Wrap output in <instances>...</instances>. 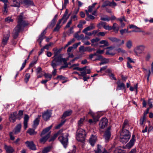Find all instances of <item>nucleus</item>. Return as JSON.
I'll return each mask as SVG.
<instances>
[{
  "label": "nucleus",
  "mask_w": 153,
  "mask_h": 153,
  "mask_svg": "<svg viewBox=\"0 0 153 153\" xmlns=\"http://www.w3.org/2000/svg\"><path fill=\"white\" fill-rule=\"evenodd\" d=\"M68 134H67L65 137H64L63 136H61L59 137L58 138L59 140L65 148H66L67 147L68 144Z\"/></svg>",
  "instance_id": "obj_6"
},
{
  "label": "nucleus",
  "mask_w": 153,
  "mask_h": 153,
  "mask_svg": "<svg viewBox=\"0 0 153 153\" xmlns=\"http://www.w3.org/2000/svg\"><path fill=\"white\" fill-rule=\"evenodd\" d=\"M114 153H123V150L120 147L116 148L114 151Z\"/></svg>",
  "instance_id": "obj_53"
},
{
  "label": "nucleus",
  "mask_w": 153,
  "mask_h": 153,
  "mask_svg": "<svg viewBox=\"0 0 153 153\" xmlns=\"http://www.w3.org/2000/svg\"><path fill=\"white\" fill-rule=\"evenodd\" d=\"M44 76L47 80H48V81L50 80L52 77V75L48 73H45Z\"/></svg>",
  "instance_id": "obj_47"
},
{
  "label": "nucleus",
  "mask_w": 153,
  "mask_h": 153,
  "mask_svg": "<svg viewBox=\"0 0 153 153\" xmlns=\"http://www.w3.org/2000/svg\"><path fill=\"white\" fill-rule=\"evenodd\" d=\"M13 19L11 18V17L8 16L6 17L4 20L5 22L7 23H10V22H13Z\"/></svg>",
  "instance_id": "obj_39"
},
{
  "label": "nucleus",
  "mask_w": 153,
  "mask_h": 153,
  "mask_svg": "<svg viewBox=\"0 0 153 153\" xmlns=\"http://www.w3.org/2000/svg\"><path fill=\"white\" fill-rule=\"evenodd\" d=\"M117 51L118 53H124L126 52L125 51V50L120 48H119L117 49Z\"/></svg>",
  "instance_id": "obj_58"
},
{
  "label": "nucleus",
  "mask_w": 153,
  "mask_h": 153,
  "mask_svg": "<svg viewBox=\"0 0 153 153\" xmlns=\"http://www.w3.org/2000/svg\"><path fill=\"white\" fill-rule=\"evenodd\" d=\"M112 27L115 33H117L118 32L119 30V27L117 24L114 23Z\"/></svg>",
  "instance_id": "obj_29"
},
{
  "label": "nucleus",
  "mask_w": 153,
  "mask_h": 153,
  "mask_svg": "<svg viewBox=\"0 0 153 153\" xmlns=\"http://www.w3.org/2000/svg\"><path fill=\"white\" fill-rule=\"evenodd\" d=\"M62 132V131L60 130L57 133L55 134L53 137H51L49 140V141L50 142L53 141L56 139L58 135H59Z\"/></svg>",
  "instance_id": "obj_25"
},
{
  "label": "nucleus",
  "mask_w": 153,
  "mask_h": 153,
  "mask_svg": "<svg viewBox=\"0 0 153 153\" xmlns=\"http://www.w3.org/2000/svg\"><path fill=\"white\" fill-rule=\"evenodd\" d=\"M129 125L128 121L127 120H125L123 123V126L122 127V131H125V130L124 128H126V127L128 126Z\"/></svg>",
  "instance_id": "obj_32"
},
{
  "label": "nucleus",
  "mask_w": 153,
  "mask_h": 153,
  "mask_svg": "<svg viewBox=\"0 0 153 153\" xmlns=\"http://www.w3.org/2000/svg\"><path fill=\"white\" fill-rule=\"evenodd\" d=\"M23 13H21L19 16L17 21V25L14 29L12 36L14 39H16L18 36L19 33L23 30L24 27L28 26L29 24L28 22L25 21L23 16Z\"/></svg>",
  "instance_id": "obj_1"
},
{
  "label": "nucleus",
  "mask_w": 153,
  "mask_h": 153,
  "mask_svg": "<svg viewBox=\"0 0 153 153\" xmlns=\"http://www.w3.org/2000/svg\"><path fill=\"white\" fill-rule=\"evenodd\" d=\"M52 112L50 110H47L42 113V117L44 120L47 121L51 116Z\"/></svg>",
  "instance_id": "obj_9"
},
{
  "label": "nucleus",
  "mask_w": 153,
  "mask_h": 153,
  "mask_svg": "<svg viewBox=\"0 0 153 153\" xmlns=\"http://www.w3.org/2000/svg\"><path fill=\"white\" fill-rule=\"evenodd\" d=\"M25 116L24 118V127L25 129H26L27 127V123L29 120V117L26 114L24 115Z\"/></svg>",
  "instance_id": "obj_17"
},
{
  "label": "nucleus",
  "mask_w": 153,
  "mask_h": 153,
  "mask_svg": "<svg viewBox=\"0 0 153 153\" xmlns=\"http://www.w3.org/2000/svg\"><path fill=\"white\" fill-rule=\"evenodd\" d=\"M46 30H44L42 33H41L40 35L39 36V39L42 41L43 39V36L46 33Z\"/></svg>",
  "instance_id": "obj_51"
},
{
  "label": "nucleus",
  "mask_w": 153,
  "mask_h": 153,
  "mask_svg": "<svg viewBox=\"0 0 153 153\" xmlns=\"http://www.w3.org/2000/svg\"><path fill=\"white\" fill-rule=\"evenodd\" d=\"M53 44V43L52 42H50L49 44H47L44 47V48H45V49H46L47 50H48L49 49V48Z\"/></svg>",
  "instance_id": "obj_55"
},
{
  "label": "nucleus",
  "mask_w": 153,
  "mask_h": 153,
  "mask_svg": "<svg viewBox=\"0 0 153 153\" xmlns=\"http://www.w3.org/2000/svg\"><path fill=\"white\" fill-rule=\"evenodd\" d=\"M117 86L116 88V90H123L124 89L125 87V84L123 83L120 82L119 81L117 82Z\"/></svg>",
  "instance_id": "obj_16"
},
{
  "label": "nucleus",
  "mask_w": 153,
  "mask_h": 153,
  "mask_svg": "<svg viewBox=\"0 0 153 153\" xmlns=\"http://www.w3.org/2000/svg\"><path fill=\"white\" fill-rule=\"evenodd\" d=\"M102 149V148L100 145H98L97 150L94 151L95 153H100Z\"/></svg>",
  "instance_id": "obj_42"
},
{
  "label": "nucleus",
  "mask_w": 153,
  "mask_h": 153,
  "mask_svg": "<svg viewBox=\"0 0 153 153\" xmlns=\"http://www.w3.org/2000/svg\"><path fill=\"white\" fill-rule=\"evenodd\" d=\"M85 120L84 118H82L80 119L79 120L78 122V128H80V127L83 124V123L84 122Z\"/></svg>",
  "instance_id": "obj_34"
},
{
  "label": "nucleus",
  "mask_w": 153,
  "mask_h": 153,
  "mask_svg": "<svg viewBox=\"0 0 153 153\" xmlns=\"http://www.w3.org/2000/svg\"><path fill=\"white\" fill-rule=\"evenodd\" d=\"M100 43L104 44V45L102 46L103 47L108 46L109 45L108 42L106 40H102L100 41Z\"/></svg>",
  "instance_id": "obj_37"
},
{
  "label": "nucleus",
  "mask_w": 153,
  "mask_h": 153,
  "mask_svg": "<svg viewBox=\"0 0 153 153\" xmlns=\"http://www.w3.org/2000/svg\"><path fill=\"white\" fill-rule=\"evenodd\" d=\"M72 113V111L71 110H69L65 112L63 114L62 117H65L67 116L70 115Z\"/></svg>",
  "instance_id": "obj_30"
},
{
  "label": "nucleus",
  "mask_w": 153,
  "mask_h": 153,
  "mask_svg": "<svg viewBox=\"0 0 153 153\" xmlns=\"http://www.w3.org/2000/svg\"><path fill=\"white\" fill-rule=\"evenodd\" d=\"M153 74V62L151 64V70H149L148 74L147 75V79L148 81L149 80V78L150 76L152 74Z\"/></svg>",
  "instance_id": "obj_33"
},
{
  "label": "nucleus",
  "mask_w": 153,
  "mask_h": 153,
  "mask_svg": "<svg viewBox=\"0 0 153 153\" xmlns=\"http://www.w3.org/2000/svg\"><path fill=\"white\" fill-rule=\"evenodd\" d=\"M86 47H85L83 46H80L79 48V52L81 53L87 51Z\"/></svg>",
  "instance_id": "obj_36"
},
{
  "label": "nucleus",
  "mask_w": 153,
  "mask_h": 153,
  "mask_svg": "<svg viewBox=\"0 0 153 153\" xmlns=\"http://www.w3.org/2000/svg\"><path fill=\"white\" fill-rule=\"evenodd\" d=\"M41 116V115H38L37 117L34 121L33 127H36L39 125Z\"/></svg>",
  "instance_id": "obj_23"
},
{
  "label": "nucleus",
  "mask_w": 153,
  "mask_h": 153,
  "mask_svg": "<svg viewBox=\"0 0 153 153\" xmlns=\"http://www.w3.org/2000/svg\"><path fill=\"white\" fill-rule=\"evenodd\" d=\"M95 28V26L94 24L91 23L90 24V26L85 28L82 31V33H85L87 32L88 31H89L91 30L94 29Z\"/></svg>",
  "instance_id": "obj_21"
},
{
  "label": "nucleus",
  "mask_w": 153,
  "mask_h": 153,
  "mask_svg": "<svg viewBox=\"0 0 153 153\" xmlns=\"http://www.w3.org/2000/svg\"><path fill=\"white\" fill-rule=\"evenodd\" d=\"M132 45V42L131 40H128L126 43V46L128 49L131 48Z\"/></svg>",
  "instance_id": "obj_43"
},
{
  "label": "nucleus",
  "mask_w": 153,
  "mask_h": 153,
  "mask_svg": "<svg viewBox=\"0 0 153 153\" xmlns=\"http://www.w3.org/2000/svg\"><path fill=\"white\" fill-rule=\"evenodd\" d=\"M108 120L105 117L102 118L99 123V126L100 128L103 129L106 127L108 125Z\"/></svg>",
  "instance_id": "obj_7"
},
{
  "label": "nucleus",
  "mask_w": 153,
  "mask_h": 153,
  "mask_svg": "<svg viewBox=\"0 0 153 153\" xmlns=\"http://www.w3.org/2000/svg\"><path fill=\"white\" fill-rule=\"evenodd\" d=\"M87 51L90 52L92 51H95V49L94 48H91L90 47L88 46L86 47Z\"/></svg>",
  "instance_id": "obj_54"
},
{
  "label": "nucleus",
  "mask_w": 153,
  "mask_h": 153,
  "mask_svg": "<svg viewBox=\"0 0 153 153\" xmlns=\"http://www.w3.org/2000/svg\"><path fill=\"white\" fill-rule=\"evenodd\" d=\"M69 15H68V10L66 9L61 19H60L59 21H60L61 23L62 21L63 22L62 23V25H63L67 21L68 19L69 18Z\"/></svg>",
  "instance_id": "obj_10"
},
{
  "label": "nucleus",
  "mask_w": 153,
  "mask_h": 153,
  "mask_svg": "<svg viewBox=\"0 0 153 153\" xmlns=\"http://www.w3.org/2000/svg\"><path fill=\"white\" fill-rule=\"evenodd\" d=\"M21 128V125L20 124H18L15 127L13 132L14 134H16L20 132Z\"/></svg>",
  "instance_id": "obj_19"
},
{
  "label": "nucleus",
  "mask_w": 153,
  "mask_h": 153,
  "mask_svg": "<svg viewBox=\"0 0 153 153\" xmlns=\"http://www.w3.org/2000/svg\"><path fill=\"white\" fill-rule=\"evenodd\" d=\"M73 47L72 46H70L68 48L67 50V52L68 55L70 54V52L73 51Z\"/></svg>",
  "instance_id": "obj_59"
},
{
  "label": "nucleus",
  "mask_w": 153,
  "mask_h": 153,
  "mask_svg": "<svg viewBox=\"0 0 153 153\" xmlns=\"http://www.w3.org/2000/svg\"><path fill=\"white\" fill-rule=\"evenodd\" d=\"M16 112L12 113L10 114L9 117V120L10 122L13 123L16 120Z\"/></svg>",
  "instance_id": "obj_14"
},
{
  "label": "nucleus",
  "mask_w": 153,
  "mask_h": 153,
  "mask_svg": "<svg viewBox=\"0 0 153 153\" xmlns=\"http://www.w3.org/2000/svg\"><path fill=\"white\" fill-rule=\"evenodd\" d=\"M110 1H105L103 3L102 5V7H105L107 6H109L110 5Z\"/></svg>",
  "instance_id": "obj_49"
},
{
  "label": "nucleus",
  "mask_w": 153,
  "mask_h": 153,
  "mask_svg": "<svg viewBox=\"0 0 153 153\" xmlns=\"http://www.w3.org/2000/svg\"><path fill=\"white\" fill-rule=\"evenodd\" d=\"M52 126L51 125L48 127L43 129L40 134L41 138L39 140L41 143L44 144L48 140L50 136L51 131H50Z\"/></svg>",
  "instance_id": "obj_2"
},
{
  "label": "nucleus",
  "mask_w": 153,
  "mask_h": 153,
  "mask_svg": "<svg viewBox=\"0 0 153 153\" xmlns=\"http://www.w3.org/2000/svg\"><path fill=\"white\" fill-rule=\"evenodd\" d=\"M23 111L22 110H19V113L18 114V118L19 119H20L22 117V116L23 114Z\"/></svg>",
  "instance_id": "obj_57"
},
{
  "label": "nucleus",
  "mask_w": 153,
  "mask_h": 153,
  "mask_svg": "<svg viewBox=\"0 0 153 153\" xmlns=\"http://www.w3.org/2000/svg\"><path fill=\"white\" fill-rule=\"evenodd\" d=\"M30 76V74L29 73H27L25 74V81L26 83H27L28 82Z\"/></svg>",
  "instance_id": "obj_48"
},
{
  "label": "nucleus",
  "mask_w": 153,
  "mask_h": 153,
  "mask_svg": "<svg viewBox=\"0 0 153 153\" xmlns=\"http://www.w3.org/2000/svg\"><path fill=\"white\" fill-rule=\"evenodd\" d=\"M101 20L104 21H109L110 20V18L107 16L105 17H101Z\"/></svg>",
  "instance_id": "obj_56"
},
{
  "label": "nucleus",
  "mask_w": 153,
  "mask_h": 153,
  "mask_svg": "<svg viewBox=\"0 0 153 153\" xmlns=\"http://www.w3.org/2000/svg\"><path fill=\"white\" fill-rule=\"evenodd\" d=\"M61 23L60 21H59L57 24L56 27L53 30V31H59L60 28L63 25L62 24L61 25Z\"/></svg>",
  "instance_id": "obj_26"
},
{
  "label": "nucleus",
  "mask_w": 153,
  "mask_h": 153,
  "mask_svg": "<svg viewBox=\"0 0 153 153\" xmlns=\"http://www.w3.org/2000/svg\"><path fill=\"white\" fill-rule=\"evenodd\" d=\"M30 56V55H29V56H28V57H27V59H25L23 63H22V66L21 67V68L20 69V71H21L23 69V68L25 67V66L26 65V61H27V60H28L29 59Z\"/></svg>",
  "instance_id": "obj_44"
},
{
  "label": "nucleus",
  "mask_w": 153,
  "mask_h": 153,
  "mask_svg": "<svg viewBox=\"0 0 153 153\" xmlns=\"http://www.w3.org/2000/svg\"><path fill=\"white\" fill-rule=\"evenodd\" d=\"M114 48V47L112 46L109 47L107 48L106 49L108 50L106 51V54L111 56H114L115 55V53L114 52H112L111 51V50H112Z\"/></svg>",
  "instance_id": "obj_18"
},
{
  "label": "nucleus",
  "mask_w": 153,
  "mask_h": 153,
  "mask_svg": "<svg viewBox=\"0 0 153 153\" xmlns=\"http://www.w3.org/2000/svg\"><path fill=\"white\" fill-rule=\"evenodd\" d=\"M97 137L96 136L92 135L89 139V143L91 145L93 146L96 141Z\"/></svg>",
  "instance_id": "obj_20"
},
{
  "label": "nucleus",
  "mask_w": 153,
  "mask_h": 153,
  "mask_svg": "<svg viewBox=\"0 0 153 153\" xmlns=\"http://www.w3.org/2000/svg\"><path fill=\"white\" fill-rule=\"evenodd\" d=\"M146 47L143 45L137 46L134 49V52L137 55H138L142 53Z\"/></svg>",
  "instance_id": "obj_8"
},
{
  "label": "nucleus",
  "mask_w": 153,
  "mask_h": 153,
  "mask_svg": "<svg viewBox=\"0 0 153 153\" xmlns=\"http://www.w3.org/2000/svg\"><path fill=\"white\" fill-rule=\"evenodd\" d=\"M135 140H131L127 144L126 146L128 148H131L134 145Z\"/></svg>",
  "instance_id": "obj_31"
},
{
  "label": "nucleus",
  "mask_w": 153,
  "mask_h": 153,
  "mask_svg": "<svg viewBox=\"0 0 153 153\" xmlns=\"http://www.w3.org/2000/svg\"><path fill=\"white\" fill-rule=\"evenodd\" d=\"M86 133L85 131L81 128H78L76 137L77 141L83 143L85 140Z\"/></svg>",
  "instance_id": "obj_3"
},
{
  "label": "nucleus",
  "mask_w": 153,
  "mask_h": 153,
  "mask_svg": "<svg viewBox=\"0 0 153 153\" xmlns=\"http://www.w3.org/2000/svg\"><path fill=\"white\" fill-rule=\"evenodd\" d=\"M85 11L86 12V15L88 17H89L91 19H95V17L94 16L91 15H89V13L87 10H86Z\"/></svg>",
  "instance_id": "obj_52"
},
{
  "label": "nucleus",
  "mask_w": 153,
  "mask_h": 153,
  "mask_svg": "<svg viewBox=\"0 0 153 153\" xmlns=\"http://www.w3.org/2000/svg\"><path fill=\"white\" fill-rule=\"evenodd\" d=\"M97 4V3H93L91 6H89L88 7V12L91 13L92 12L93 9L95 5Z\"/></svg>",
  "instance_id": "obj_41"
},
{
  "label": "nucleus",
  "mask_w": 153,
  "mask_h": 153,
  "mask_svg": "<svg viewBox=\"0 0 153 153\" xmlns=\"http://www.w3.org/2000/svg\"><path fill=\"white\" fill-rule=\"evenodd\" d=\"M151 57V55L150 54L148 53L145 57V59L146 61H149Z\"/></svg>",
  "instance_id": "obj_63"
},
{
  "label": "nucleus",
  "mask_w": 153,
  "mask_h": 153,
  "mask_svg": "<svg viewBox=\"0 0 153 153\" xmlns=\"http://www.w3.org/2000/svg\"><path fill=\"white\" fill-rule=\"evenodd\" d=\"M23 3L27 7L30 5H33L34 4L33 1L30 0H23Z\"/></svg>",
  "instance_id": "obj_22"
},
{
  "label": "nucleus",
  "mask_w": 153,
  "mask_h": 153,
  "mask_svg": "<svg viewBox=\"0 0 153 153\" xmlns=\"http://www.w3.org/2000/svg\"><path fill=\"white\" fill-rule=\"evenodd\" d=\"M86 67L85 66L83 68H79L78 67H74L73 68L74 70H77L80 71H85L86 69Z\"/></svg>",
  "instance_id": "obj_45"
},
{
  "label": "nucleus",
  "mask_w": 153,
  "mask_h": 153,
  "mask_svg": "<svg viewBox=\"0 0 153 153\" xmlns=\"http://www.w3.org/2000/svg\"><path fill=\"white\" fill-rule=\"evenodd\" d=\"M3 13L4 15H6L7 12V5L5 3L4 9L3 10Z\"/></svg>",
  "instance_id": "obj_50"
},
{
  "label": "nucleus",
  "mask_w": 153,
  "mask_h": 153,
  "mask_svg": "<svg viewBox=\"0 0 153 153\" xmlns=\"http://www.w3.org/2000/svg\"><path fill=\"white\" fill-rule=\"evenodd\" d=\"M109 39L112 42L115 43H118L120 41V39L114 37H110Z\"/></svg>",
  "instance_id": "obj_40"
},
{
  "label": "nucleus",
  "mask_w": 153,
  "mask_h": 153,
  "mask_svg": "<svg viewBox=\"0 0 153 153\" xmlns=\"http://www.w3.org/2000/svg\"><path fill=\"white\" fill-rule=\"evenodd\" d=\"M76 150V148L75 146H73L72 149L70 150L68 153H75Z\"/></svg>",
  "instance_id": "obj_61"
},
{
  "label": "nucleus",
  "mask_w": 153,
  "mask_h": 153,
  "mask_svg": "<svg viewBox=\"0 0 153 153\" xmlns=\"http://www.w3.org/2000/svg\"><path fill=\"white\" fill-rule=\"evenodd\" d=\"M100 40V39L98 38H96L95 39H92L91 40V42L93 43H96Z\"/></svg>",
  "instance_id": "obj_62"
},
{
  "label": "nucleus",
  "mask_w": 153,
  "mask_h": 153,
  "mask_svg": "<svg viewBox=\"0 0 153 153\" xmlns=\"http://www.w3.org/2000/svg\"><path fill=\"white\" fill-rule=\"evenodd\" d=\"M110 128L108 127L106 131L105 132L104 137L105 139V141L107 142L110 139L111 134L110 131Z\"/></svg>",
  "instance_id": "obj_12"
},
{
  "label": "nucleus",
  "mask_w": 153,
  "mask_h": 153,
  "mask_svg": "<svg viewBox=\"0 0 153 153\" xmlns=\"http://www.w3.org/2000/svg\"><path fill=\"white\" fill-rule=\"evenodd\" d=\"M120 141L123 143L127 142L131 137L130 133L127 129L122 131L121 134Z\"/></svg>",
  "instance_id": "obj_4"
},
{
  "label": "nucleus",
  "mask_w": 153,
  "mask_h": 153,
  "mask_svg": "<svg viewBox=\"0 0 153 153\" xmlns=\"http://www.w3.org/2000/svg\"><path fill=\"white\" fill-rule=\"evenodd\" d=\"M97 26L99 28H100L102 26H103L105 30H110L112 29L111 26H109V25H105L104 23H101L98 25Z\"/></svg>",
  "instance_id": "obj_15"
},
{
  "label": "nucleus",
  "mask_w": 153,
  "mask_h": 153,
  "mask_svg": "<svg viewBox=\"0 0 153 153\" xmlns=\"http://www.w3.org/2000/svg\"><path fill=\"white\" fill-rule=\"evenodd\" d=\"M5 148L7 153H12L14 151L13 148L10 146L5 145Z\"/></svg>",
  "instance_id": "obj_27"
},
{
  "label": "nucleus",
  "mask_w": 153,
  "mask_h": 153,
  "mask_svg": "<svg viewBox=\"0 0 153 153\" xmlns=\"http://www.w3.org/2000/svg\"><path fill=\"white\" fill-rule=\"evenodd\" d=\"M25 143L26 144V146L30 149L35 150H36V147L34 143L32 141H27Z\"/></svg>",
  "instance_id": "obj_11"
},
{
  "label": "nucleus",
  "mask_w": 153,
  "mask_h": 153,
  "mask_svg": "<svg viewBox=\"0 0 153 153\" xmlns=\"http://www.w3.org/2000/svg\"><path fill=\"white\" fill-rule=\"evenodd\" d=\"M129 27L130 29L133 28L134 29L131 30V32H138L139 31L140 28L137 26L133 25H130Z\"/></svg>",
  "instance_id": "obj_24"
},
{
  "label": "nucleus",
  "mask_w": 153,
  "mask_h": 153,
  "mask_svg": "<svg viewBox=\"0 0 153 153\" xmlns=\"http://www.w3.org/2000/svg\"><path fill=\"white\" fill-rule=\"evenodd\" d=\"M53 51H54V55L53 57H57L59 56H58V54L59 53L60 51V50H58L57 48H54L53 49Z\"/></svg>",
  "instance_id": "obj_35"
},
{
  "label": "nucleus",
  "mask_w": 153,
  "mask_h": 153,
  "mask_svg": "<svg viewBox=\"0 0 153 153\" xmlns=\"http://www.w3.org/2000/svg\"><path fill=\"white\" fill-rule=\"evenodd\" d=\"M13 6L19 7L20 5L21 0H13Z\"/></svg>",
  "instance_id": "obj_28"
},
{
  "label": "nucleus",
  "mask_w": 153,
  "mask_h": 153,
  "mask_svg": "<svg viewBox=\"0 0 153 153\" xmlns=\"http://www.w3.org/2000/svg\"><path fill=\"white\" fill-rule=\"evenodd\" d=\"M51 149V147L49 146L45 147L43 150L42 151V153H47L50 151Z\"/></svg>",
  "instance_id": "obj_38"
},
{
  "label": "nucleus",
  "mask_w": 153,
  "mask_h": 153,
  "mask_svg": "<svg viewBox=\"0 0 153 153\" xmlns=\"http://www.w3.org/2000/svg\"><path fill=\"white\" fill-rule=\"evenodd\" d=\"M54 59L51 62V65L53 68H56V66L60 65L62 62V57L61 56L57 57H53Z\"/></svg>",
  "instance_id": "obj_5"
},
{
  "label": "nucleus",
  "mask_w": 153,
  "mask_h": 153,
  "mask_svg": "<svg viewBox=\"0 0 153 153\" xmlns=\"http://www.w3.org/2000/svg\"><path fill=\"white\" fill-rule=\"evenodd\" d=\"M27 132L30 135L35 134H36V132L35 131L34 129H29L28 130Z\"/></svg>",
  "instance_id": "obj_46"
},
{
  "label": "nucleus",
  "mask_w": 153,
  "mask_h": 153,
  "mask_svg": "<svg viewBox=\"0 0 153 153\" xmlns=\"http://www.w3.org/2000/svg\"><path fill=\"white\" fill-rule=\"evenodd\" d=\"M102 60V57L100 55H97V57L94 61H101Z\"/></svg>",
  "instance_id": "obj_60"
},
{
  "label": "nucleus",
  "mask_w": 153,
  "mask_h": 153,
  "mask_svg": "<svg viewBox=\"0 0 153 153\" xmlns=\"http://www.w3.org/2000/svg\"><path fill=\"white\" fill-rule=\"evenodd\" d=\"M13 134H14L13 132H10L9 133L10 139L12 140H14L15 139L14 137L13 136Z\"/></svg>",
  "instance_id": "obj_64"
},
{
  "label": "nucleus",
  "mask_w": 153,
  "mask_h": 153,
  "mask_svg": "<svg viewBox=\"0 0 153 153\" xmlns=\"http://www.w3.org/2000/svg\"><path fill=\"white\" fill-rule=\"evenodd\" d=\"M10 31L9 30L7 31L6 34H4L3 36L2 43L3 44L6 45L8 40L10 36Z\"/></svg>",
  "instance_id": "obj_13"
}]
</instances>
